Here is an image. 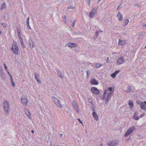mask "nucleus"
<instances>
[{"label":"nucleus","instance_id":"obj_1","mask_svg":"<svg viewBox=\"0 0 146 146\" xmlns=\"http://www.w3.org/2000/svg\"><path fill=\"white\" fill-rule=\"evenodd\" d=\"M3 109L5 112V115H8L9 113L10 109L9 102L6 100H4L3 102Z\"/></svg>","mask_w":146,"mask_h":146},{"label":"nucleus","instance_id":"obj_2","mask_svg":"<svg viewBox=\"0 0 146 146\" xmlns=\"http://www.w3.org/2000/svg\"><path fill=\"white\" fill-rule=\"evenodd\" d=\"M12 49L14 54H18L19 48L18 46L17 45V43L16 41H13Z\"/></svg>","mask_w":146,"mask_h":146},{"label":"nucleus","instance_id":"obj_3","mask_svg":"<svg viewBox=\"0 0 146 146\" xmlns=\"http://www.w3.org/2000/svg\"><path fill=\"white\" fill-rule=\"evenodd\" d=\"M135 129V126H133L130 127L125 133L124 136L127 137L130 135Z\"/></svg>","mask_w":146,"mask_h":146},{"label":"nucleus","instance_id":"obj_4","mask_svg":"<svg viewBox=\"0 0 146 146\" xmlns=\"http://www.w3.org/2000/svg\"><path fill=\"white\" fill-rule=\"evenodd\" d=\"M98 8L94 7L92 9L89 14V16L90 17L92 18L97 13Z\"/></svg>","mask_w":146,"mask_h":146},{"label":"nucleus","instance_id":"obj_5","mask_svg":"<svg viewBox=\"0 0 146 146\" xmlns=\"http://www.w3.org/2000/svg\"><path fill=\"white\" fill-rule=\"evenodd\" d=\"M52 98L57 106L60 108L62 107L60 102L54 96H52Z\"/></svg>","mask_w":146,"mask_h":146},{"label":"nucleus","instance_id":"obj_6","mask_svg":"<svg viewBox=\"0 0 146 146\" xmlns=\"http://www.w3.org/2000/svg\"><path fill=\"white\" fill-rule=\"evenodd\" d=\"M21 102L23 105L27 106L28 104V100L25 96H22L21 97Z\"/></svg>","mask_w":146,"mask_h":146},{"label":"nucleus","instance_id":"obj_7","mask_svg":"<svg viewBox=\"0 0 146 146\" xmlns=\"http://www.w3.org/2000/svg\"><path fill=\"white\" fill-rule=\"evenodd\" d=\"M125 61L124 60L123 56H121L117 59V65H120L124 63Z\"/></svg>","mask_w":146,"mask_h":146},{"label":"nucleus","instance_id":"obj_8","mask_svg":"<svg viewBox=\"0 0 146 146\" xmlns=\"http://www.w3.org/2000/svg\"><path fill=\"white\" fill-rule=\"evenodd\" d=\"M91 90L92 93L96 94L98 95L100 94V92L97 88L94 87H92L91 88Z\"/></svg>","mask_w":146,"mask_h":146},{"label":"nucleus","instance_id":"obj_9","mask_svg":"<svg viewBox=\"0 0 146 146\" xmlns=\"http://www.w3.org/2000/svg\"><path fill=\"white\" fill-rule=\"evenodd\" d=\"M72 105L74 108L75 110L77 112H78V105L76 104V102L74 101H73L72 102Z\"/></svg>","mask_w":146,"mask_h":146},{"label":"nucleus","instance_id":"obj_10","mask_svg":"<svg viewBox=\"0 0 146 146\" xmlns=\"http://www.w3.org/2000/svg\"><path fill=\"white\" fill-rule=\"evenodd\" d=\"M111 93L110 92L108 93L107 95V98L106 99V100L105 101L106 104H107L109 102V101L110 100L111 98Z\"/></svg>","mask_w":146,"mask_h":146},{"label":"nucleus","instance_id":"obj_11","mask_svg":"<svg viewBox=\"0 0 146 146\" xmlns=\"http://www.w3.org/2000/svg\"><path fill=\"white\" fill-rule=\"evenodd\" d=\"M118 142L117 141H111L110 143L108 144L109 146H114L116 145L118 143Z\"/></svg>","mask_w":146,"mask_h":146},{"label":"nucleus","instance_id":"obj_12","mask_svg":"<svg viewBox=\"0 0 146 146\" xmlns=\"http://www.w3.org/2000/svg\"><path fill=\"white\" fill-rule=\"evenodd\" d=\"M76 44L74 43H68L66 44V46H68L70 48L75 47L76 46Z\"/></svg>","mask_w":146,"mask_h":146},{"label":"nucleus","instance_id":"obj_13","mask_svg":"<svg viewBox=\"0 0 146 146\" xmlns=\"http://www.w3.org/2000/svg\"><path fill=\"white\" fill-rule=\"evenodd\" d=\"M145 106L146 105L144 103V102H140V106L141 109L146 111V107Z\"/></svg>","mask_w":146,"mask_h":146},{"label":"nucleus","instance_id":"obj_14","mask_svg":"<svg viewBox=\"0 0 146 146\" xmlns=\"http://www.w3.org/2000/svg\"><path fill=\"white\" fill-rule=\"evenodd\" d=\"M90 83L92 85H98V82L95 79H92L90 81Z\"/></svg>","mask_w":146,"mask_h":146},{"label":"nucleus","instance_id":"obj_15","mask_svg":"<svg viewBox=\"0 0 146 146\" xmlns=\"http://www.w3.org/2000/svg\"><path fill=\"white\" fill-rule=\"evenodd\" d=\"M93 117L95 119L96 121H98L99 120V117L98 115L95 111L93 113Z\"/></svg>","mask_w":146,"mask_h":146},{"label":"nucleus","instance_id":"obj_16","mask_svg":"<svg viewBox=\"0 0 146 146\" xmlns=\"http://www.w3.org/2000/svg\"><path fill=\"white\" fill-rule=\"evenodd\" d=\"M117 17L118 18V20L120 21H121L123 20V15L119 12L117 15Z\"/></svg>","mask_w":146,"mask_h":146},{"label":"nucleus","instance_id":"obj_17","mask_svg":"<svg viewBox=\"0 0 146 146\" xmlns=\"http://www.w3.org/2000/svg\"><path fill=\"white\" fill-rule=\"evenodd\" d=\"M24 111L26 115L31 119V115L29 111L26 108H25Z\"/></svg>","mask_w":146,"mask_h":146},{"label":"nucleus","instance_id":"obj_18","mask_svg":"<svg viewBox=\"0 0 146 146\" xmlns=\"http://www.w3.org/2000/svg\"><path fill=\"white\" fill-rule=\"evenodd\" d=\"M126 41L125 40H121L120 39L119 40L118 44L119 45H123L125 43Z\"/></svg>","mask_w":146,"mask_h":146},{"label":"nucleus","instance_id":"obj_19","mask_svg":"<svg viewBox=\"0 0 146 146\" xmlns=\"http://www.w3.org/2000/svg\"><path fill=\"white\" fill-rule=\"evenodd\" d=\"M125 92L127 93H129L133 91L130 86H128L125 90Z\"/></svg>","mask_w":146,"mask_h":146},{"label":"nucleus","instance_id":"obj_20","mask_svg":"<svg viewBox=\"0 0 146 146\" xmlns=\"http://www.w3.org/2000/svg\"><path fill=\"white\" fill-rule=\"evenodd\" d=\"M35 79L39 83H41V82L39 78H38L37 76H38V77H39V75L38 74H35Z\"/></svg>","mask_w":146,"mask_h":146},{"label":"nucleus","instance_id":"obj_21","mask_svg":"<svg viewBox=\"0 0 146 146\" xmlns=\"http://www.w3.org/2000/svg\"><path fill=\"white\" fill-rule=\"evenodd\" d=\"M128 104L129 106V108L130 109H132L133 107V103L132 101L129 100V101Z\"/></svg>","mask_w":146,"mask_h":146},{"label":"nucleus","instance_id":"obj_22","mask_svg":"<svg viewBox=\"0 0 146 146\" xmlns=\"http://www.w3.org/2000/svg\"><path fill=\"white\" fill-rule=\"evenodd\" d=\"M137 112H135L133 115V118L135 120H137L139 119L138 116L137 115Z\"/></svg>","mask_w":146,"mask_h":146},{"label":"nucleus","instance_id":"obj_23","mask_svg":"<svg viewBox=\"0 0 146 146\" xmlns=\"http://www.w3.org/2000/svg\"><path fill=\"white\" fill-rule=\"evenodd\" d=\"M0 76L3 80L5 79V77L3 71L0 72Z\"/></svg>","mask_w":146,"mask_h":146},{"label":"nucleus","instance_id":"obj_24","mask_svg":"<svg viewBox=\"0 0 146 146\" xmlns=\"http://www.w3.org/2000/svg\"><path fill=\"white\" fill-rule=\"evenodd\" d=\"M19 40L20 42H21V45L22 47L24 48H25V46L22 38H19Z\"/></svg>","mask_w":146,"mask_h":146},{"label":"nucleus","instance_id":"obj_25","mask_svg":"<svg viewBox=\"0 0 146 146\" xmlns=\"http://www.w3.org/2000/svg\"><path fill=\"white\" fill-rule=\"evenodd\" d=\"M29 43L30 48H33L34 47V42L32 41L31 42L29 41Z\"/></svg>","mask_w":146,"mask_h":146},{"label":"nucleus","instance_id":"obj_26","mask_svg":"<svg viewBox=\"0 0 146 146\" xmlns=\"http://www.w3.org/2000/svg\"><path fill=\"white\" fill-rule=\"evenodd\" d=\"M6 5L5 3H3L1 5L0 9H4L6 7Z\"/></svg>","mask_w":146,"mask_h":146},{"label":"nucleus","instance_id":"obj_27","mask_svg":"<svg viewBox=\"0 0 146 146\" xmlns=\"http://www.w3.org/2000/svg\"><path fill=\"white\" fill-rule=\"evenodd\" d=\"M86 72L87 73L86 77L88 78L91 73L90 71V70H88L86 71Z\"/></svg>","mask_w":146,"mask_h":146},{"label":"nucleus","instance_id":"obj_28","mask_svg":"<svg viewBox=\"0 0 146 146\" xmlns=\"http://www.w3.org/2000/svg\"><path fill=\"white\" fill-rule=\"evenodd\" d=\"M102 66V65L100 64L99 63H97L96 64L95 67L97 68H99Z\"/></svg>","mask_w":146,"mask_h":146},{"label":"nucleus","instance_id":"obj_29","mask_svg":"<svg viewBox=\"0 0 146 146\" xmlns=\"http://www.w3.org/2000/svg\"><path fill=\"white\" fill-rule=\"evenodd\" d=\"M98 31H96V32L95 35L94 36V39H96L98 35Z\"/></svg>","mask_w":146,"mask_h":146},{"label":"nucleus","instance_id":"obj_30","mask_svg":"<svg viewBox=\"0 0 146 146\" xmlns=\"http://www.w3.org/2000/svg\"><path fill=\"white\" fill-rule=\"evenodd\" d=\"M107 92H108L107 90H106L104 91V96H103V97L104 98H105L106 96V95L107 93Z\"/></svg>","mask_w":146,"mask_h":146},{"label":"nucleus","instance_id":"obj_31","mask_svg":"<svg viewBox=\"0 0 146 146\" xmlns=\"http://www.w3.org/2000/svg\"><path fill=\"white\" fill-rule=\"evenodd\" d=\"M76 22V20H74L72 24V26L73 27H74L75 26V23Z\"/></svg>","mask_w":146,"mask_h":146},{"label":"nucleus","instance_id":"obj_32","mask_svg":"<svg viewBox=\"0 0 146 146\" xmlns=\"http://www.w3.org/2000/svg\"><path fill=\"white\" fill-rule=\"evenodd\" d=\"M108 90L110 92H111L113 91V92L114 90H113V88L112 87H109L108 88Z\"/></svg>","mask_w":146,"mask_h":146},{"label":"nucleus","instance_id":"obj_33","mask_svg":"<svg viewBox=\"0 0 146 146\" xmlns=\"http://www.w3.org/2000/svg\"><path fill=\"white\" fill-rule=\"evenodd\" d=\"M116 75L114 74V73H113V74H112L111 75V77H112L113 78H115V77L116 76Z\"/></svg>","mask_w":146,"mask_h":146},{"label":"nucleus","instance_id":"obj_34","mask_svg":"<svg viewBox=\"0 0 146 146\" xmlns=\"http://www.w3.org/2000/svg\"><path fill=\"white\" fill-rule=\"evenodd\" d=\"M88 101L89 103H91L92 104V100L91 98H89L88 99Z\"/></svg>","mask_w":146,"mask_h":146},{"label":"nucleus","instance_id":"obj_35","mask_svg":"<svg viewBox=\"0 0 146 146\" xmlns=\"http://www.w3.org/2000/svg\"><path fill=\"white\" fill-rule=\"evenodd\" d=\"M11 81L12 82V85L13 86H15V84L14 83V82L13 81V79H12V77H11Z\"/></svg>","mask_w":146,"mask_h":146},{"label":"nucleus","instance_id":"obj_36","mask_svg":"<svg viewBox=\"0 0 146 146\" xmlns=\"http://www.w3.org/2000/svg\"><path fill=\"white\" fill-rule=\"evenodd\" d=\"M129 22V20L128 19H126L125 21V23L126 25L128 24Z\"/></svg>","mask_w":146,"mask_h":146},{"label":"nucleus","instance_id":"obj_37","mask_svg":"<svg viewBox=\"0 0 146 146\" xmlns=\"http://www.w3.org/2000/svg\"><path fill=\"white\" fill-rule=\"evenodd\" d=\"M18 33V37H19V38H21L22 37L21 36V32H19V33Z\"/></svg>","mask_w":146,"mask_h":146},{"label":"nucleus","instance_id":"obj_38","mask_svg":"<svg viewBox=\"0 0 146 146\" xmlns=\"http://www.w3.org/2000/svg\"><path fill=\"white\" fill-rule=\"evenodd\" d=\"M2 26L4 28H5L6 27V25L4 23H2Z\"/></svg>","mask_w":146,"mask_h":146},{"label":"nucleus","instance_id":"obj_39","mask_svg":"<svg viewBox=\"0 0 146 146\" xmlns=\"http://www.w3.org/2000/svg\"><path fill=\"white\" fill-rule=\"evenodd\" d=\"M74 8V7H72L71 6H70L68 7V9H73Z\"/></svg>","mask_w":146,"mask_h":146},{"label":"nucleus","instance_id":"obj_40","mask_svg":"<svg viewBox=\"0 0 146 146\" xmlns=\"http://www.w3.org/2000/svg\"><path fill=\"white\" fill-rule=\"evenodd\" d=\"M119 72V70H117L115 72H114V74H115L116 75H117V74Z\"/></svg>","mask_w":146,"mask_h":146},{"label":"nucleus","instance_id":"obj_41","mask_svg":"<svg viewBox=\"0 0 146 146\" xmlns=\"http://www.w3.org/2000/svg\"><path fill=\"white\" fill-rule=\"evenodd\" d=\"M3 65H4V68H5V69L6 70H7V66H6V64H5V63H4V64H3Z\"/></svg>","mask_w":146,"mask_h":146},{"label":"nucleus","instance_id":"obj_42","mask_svg":"<svg viewBox=\"0 0 146 146\" xmlns=\"http://www.w3.org/2000/svg\"><path fill=\"white\" fill-rule=\"evenodd\" d=\"M7 73H8V74L9 75V76L10 77V78H11V77H12V76L11 75V74H10V73L9 72L7 71Z\"/></svg>","mask_w":146,"mask_h":146},{"label":"nucleus","instance_id":"obj_43","mask_svg":"<svg viewBox=\"0 0 146 146\" xmlns=\"http://www.w3.org/2000/svg\"><path fill=\"white\" fill-rule=\"evenodd\" d=\"M63 18L64 19H65V21L66 22V16H64V17H63Z\"/></svg>","mask_w":146,"mask_h":146},{"label":"nucleus","instance_id":"obj_44","mask_svg":"<svg viewBox=\"0 0 146 146\" xmlns=\"http://www.w3.org/2000/svg\"><path fill=\"white\" fill-rule=\"evenodd\" d=\"M106 62H107V63H109V57H108L107 58V60H106Z\"/></svg>","mask_w":146,"mask_h":146},{"label":"nucleus","instance_id":"obj_45","mask_svg":"<svg viewBox=\"0 0 146 146\" xmlns=\"http://www.w3.org/2000/svg\"><path fill=\"white\" fill-rule=\"evenodd\" d=\"M17 33H19V32H21V31L20 30V29H17Z\"/></svg>","mask_w":146,"mask_h":146},{"label":"nucleus","instance_id":"obj_46","mask_svg":"<svg viewBox=\"0 0 146 146\" xmlns=\"http://www.w3.org/2000/svg\"><path fill=\"white\" fill-rule=\"evenodd\" d=\"M3 71V68L2 67L0 66V72Z\"/></svg>","mask_w":146,"mask_h":146},{"label":"nucleus","instance_id":"obj_47","mask_svg":"<svg viewBox=\"0 0 146 146\" xmlns=\"http://www.w3.org/2000/svg\"><path fill=\"white\" fill-rule=\"evenodd\" d=\"M145 114L144 113H142L140 116V117H141L144 115Z\"/></svg>","mask_w":146,"mask_h":146},{"label":"nucleus","instance_id":"obj_48","mask_svg":"<svg viewBox=\"0 0 146 146\" xmlns=\"http://www.w3.org/2000/svg\"><path fill=\"white\" fill-rule=\"evenodd\" d=\"M136 103L138 104H140V102L138 101H137Z\"/></svg>","mask_w":146,"mask_h":146},{"label":"nucleus","instance_id":"obj_49","mask_svg":"<svg viewBox=\"0 0 146 146\" xmlns=\"http://www.w3.org/2000/svg\"><path fill=\"white\" fill-rule=\"evenodd\" d=\"M27 25L28 26H29V22H27Z\"/></svg>","mask_w":146,"mask_h":146},{"label":"nucleus","instance_id":"obj_50","mask_svg":"<svg viewBox=\"0 0 146 146\" xmlns=\"http://www.w3.org/2000/svg\"><path fill=\"white\" fill-rule=\"evenodd\" d=\"M29 19H30L29 17H28L27 18V22H29Z\"/></svg>","mask_w":146,"mask_h":146},{"label":"nucleus","instance_id":"obj_51","mask_svg":"<svg viewBox=\"0 0 146 146\" xmlns=\"http://www.w3.org/2000/svg\"><path fill=\"white\" fill-rule=\"evenodd\" d=\"M121 7V5H120L117 8V10H118V9L120 8Z\"/></svg>","mask_w":146,"mask_h":146},{"label":"nucleus","instance_id":"obj_52","mask_svg":"<svg viewBox=\"0 0 146 146\" xmlns=\"http://www.w3.org/2000/svg\"><path fill=\"white\" fill-rule=\"evenodd\" d=\"M142 26L143 27H146V24H143Z\"/></svg>","mask_w":146,"mask_h":146},{"label":"nucleus","instance_id":"obj_53","mask_svg":"<svg viewBox=\"0 0 146 146\" xmlns=\"http://www.w3.org/2000/svg\"><path fill=\"white\" fill-rule=\"evenodd\" d=\"M90 0H87L88 1L89 5H90Z\"/></svg>","mask_w":146,"mask_h":146},{"label":"nucleus","instance_id":"obj_54","mask_svg":"<svg viewBox=\"0 0 146 146\" xmlns=\"http://www.w3.org/2000/svg\"><path fill=\"white\" fill-rule=\"evenodd\" d=\"M78 120L80 121V123H82V121H81L80 119H78Z\"/></svg>","mask_w":146,"mask_h":146},{"label":"nucleus","instance_id":"obj_55","mask_svg":"<svg viewBox=\"0 0 146 146\" xmlns=\"http://www.w3.org/2000/svg\"><path fill=\"white\" fill-rule=\"evenodd\" d=\"M28 29H31V28L30 27V25H29V26H28Z\"/></svg>","mask_w":146,"mask_h":146},{"label":"nucleus","instance_id":"obj_56","mask_svg":"<svg viewBox=\"0 0 146 146\" xmlns=\"http://www.w3.org/2000/svg\"><path fill=\"white\" fill-rule=\"evenodd\" d=\"M34 131L33 130H32L31 131V132L32 133H34Z\"/></svg>","mask_w":146,"mask_h":146},{"label":"nucleus","instance_id":"obj_57","mask_svg":"<svg viewBox=\"0 0 146 146\" xmlns=\"http://www.w3.org/2000/svg\"><path fill=\"white\" fill-rule=\"evenodd\" d=\"M137 5V4H135V5H134V6H136Z\"/></svg>","mask_w":146,"mask_h":146},{"label":"nucleus","instance_id":"obj_58","mask_svg":"<svg viewBox=\"0 0 146 146\" xmlns=\"http://www.w3.org/2000/svg\"><path fill=\"white\" fill-rule=\"evenodd\" d=\"M103 145V143H101L100 145V146H102Z\"/></svg>","mask_w":146,"mask_h":146},{"label":"nucleus","instance_id":"obj_59","mask_svg":"<svg viewBox=\"0 0 146 146\" xmlns=\"http://www.w3.org/2000/svg\"><path fill=\"white\" fill-rule=\"evenodd\" d=\"M144 103H145V105L146 106V101H145L144 102Z\"/></svg>","mask_w":146,"mask_h":146},{"label":"nucleus","instance_id":"obj_60","mask_svg":"<svg viewBox=\"0 0 146 146\" xmlns=\"http://www.w3.org/2000/svg\"><path fill=\"white\" fill-rule=\"evenodd\" d=\"M93 111H95V110L94 108L93 109Z\"/></svg>","mask_w":146,"mask_h":146},{"label":"nucleus","instance_id":"obj_61","mask_svg":"<svg viewBox=\"0 0 146 146\" xmlns=\"http://www.w3.org/2000/svg\"><path fill=\"white\" fill-rule=\"evenodd\" d=\"M1 34V31H0V35Z\"/></svg>","mask_w":146,"mask_h":146},{"label":"nucleus","instance_id":"obj_62","mask_svg":"<svg viewBox=\"0 0 146 146\" xmlns=\"http://www.w3.org/2000/svg\"><path fill=\"white\" fill-rule=\"evenodd\" d=\"M60 76V77H61V76L60 75V76Z\"/></svg>","mask_w":146,"mask_h":146},{"label":"nucleus","instance_id":"obj_63","mask_svg":"<svg viewBox=\"0 0 146 146\" xmlns=\"http://www.w3.org/2000/svg\"><path fill=\"white\" fill-rule=\"evenodd\" d=\"M62 134H61L60 135H61V136H62Z\"/></svg>","mask_w":146,"mask_h":146},{"label":"nucleus","instance_id":"obj_64","mask_svg":"<svg viewBox=\"0 0 146 146\" xmlns=\"http://www.w3.org/2000/svg\"><path fill=\"white\" fill-rule=\"evenodd\" d=\"M56 146H60L59 145H57Z\"/></svg>","mask_w":146,"mask_h":146}]
</instances>
